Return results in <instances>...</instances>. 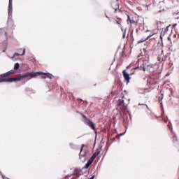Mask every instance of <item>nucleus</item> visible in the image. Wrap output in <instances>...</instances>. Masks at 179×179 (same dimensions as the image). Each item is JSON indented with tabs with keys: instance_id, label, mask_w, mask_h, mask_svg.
<instances>
[{
	"instance_id": "3",
	"label": "nucleus",
	"mask_w": 179,
	"mask_h": 179,
	"mask_svg": "<svg viewBox=\"0 0 179 179\" xmlns=\"http://www.w3.org/2000/svg\"><path fill=\"white\" fill-rule=\"evenodd\" d=\"M6 41H8L6 31L3 29H0V44H3V52L6 50Z\"/></svg>"
},
{
	"instance_id": "22",
	"label": "nucleus",
	"mask_w": 179,
	"mask_h": 179,
	"mask_svg": "<svg viewBox=\"0 0 179 179\" xmlns=\"http://www.w3.org/2000/svg\"><path fill=\"white\" fill-rule=\"evenodd\" d=\"M19 55H20V54H19V53H14V55L12 57V58H15V57H19Z\"/></svg>"
},
{
	"instance_id": "14",
	"label": "nucleus",
	"mask_w": 179,
	"mask_h": 179,
	"mask_svg": "<svg viewBox=\"0 0 179 179\" xmlns=\"http://www.w3.org/2000/svg\"><path fill=\"white\" fill-rule=\"evenodd\" d=\"M20 67V64H19V63H15L14 65L15 72H16V71H17V69H19Z\"/></svg>"
},
{
	"instance_id": "5",
	"label": "nucleus",
	"mask_w": 179,
	"mask_h": 179,
	"mask_svg": "<svg viewBox=\"0 0 179 179\" xmlns=\"http://www.w3.org/2000/svg\"><path fill=\"white\" fill-rule=\"evenodd\" d=\"M13 0L8 1V22L12 20V15L13 13Z\"/></svg>"
},
{
	"instance_id": "10",
	"label": "nucleus",
	"mask_w": 179,
	"mask_h": 179,
	"mask_svg": "<svg viewBox=\"0 0 179 179\" xmlns=\"http://www.w3.org/2000/svg\"><path fill=\"white\" fill-rule=\"evenodd\" d=\"M170 27V25H169L168 27H166L164 31L162 30L160 34V38L161 40H162L163 36H165L166 34H167V31H169V29Z\"/></svg>"
},
{
	"instance_id": "7",
	"label": "nucleus",
	"mask_w": 179,
	"mask_h": 179,
	"mask_svg": "<svg viewBox=\"0 0 179 179\" xmlns=\"http://www.w3.org/2000/svg\"><path fill=\"white\" fill-rule=\"evenodd\" d=\"M123 76L124 80L127 82V85H128V83H129V80H131V77H129V74L127 73L126 70L123 71Z\"/></svg>"
},
{
	"instance_id": "36",
	"label": "nucleus",
	"mask_w": 179,
	"mask_h": 179,
	"mask_svg": "<svg viewBox=\"0 0 179 179\" xmlns=\"http://www.w3.org/2000/svg\"><path fill=\"white\" fill-rule=\"evenodd\" d=\"M74 174H76V171L74 172Z\"/></svg>"
},
{
	"instance_id": "8",
	"label": "nucleus",
	"mask_w": 179,
	"mask_h": 179,
	"mask_svg": "<svg viewBox=\"0 0 179 179\" xmlns=\"http://www.w3.org/2000/svg\"><path fill=\"white\" fill-rule=\"evenodd\" d=\"M146 63H143L140 66L134 68V69H139L140 71H143V72H146Z\"/></svg>"
},
{
	"instance_id": "29",
	"label": "nucleus",
	"mask_w": 179,
	"mask_h": 179,
	"mask_svg": "<svg viewBox=\"0 0 179 179\" xmlns=\"http://www.w3.org/2000/svg\"><path fill=\"white\" fill-rule=\"evenodd\" d=\"M146 8H149V6H150V4L149 5H145Z\"/></svg>"
},
{
	"instance_id": "6",
	"label": "nucleus",
	"mask_w": 179,
	"mask_h": 179,
	"mask_svg": "<svg viewBox=\"0 0 179 179\" xmlns=\"http://www.w3.org/2000/svg\"><path fill=\"white\" fill-rule=\"evenodd\" d=\"M84 146L85 144H83L79 155V158L82 163H85L86 162V150H83Z\"/></svg>"
},
{
	"instance_id": "16",
	"label": "nucleus",
	"mask_w": 179,
	"mask_h": 179,
	"mask_svg": "<svg viewBox=\"0 0 179 179\" xmlns=\"http://www.w3.org/2000/svg\"><path fill=\"white\" fill-rule=\"evenodd\" d=\"M114 23L115 24H118L119 25V27H121V20H115L114 21Z\"/></svg>"
},
{
	"instance_id": "1",
	"label": "nucleus",
	"mask_w": 179,
	"mask_h": 179,
	"mask_svg": "<svg viewBox=\"0 0 179 179\" xmlns=\"http://www.w3.org/2000/svg\"><path fill=\"white\" fill-rule=\"evenodd\" d=\"M16 71L15 70H10V71H8L5 73L0 75V83H4V82H20V80H26V78H29V76H36V74H31L30 73H24L22 74H20V76L16 78H8L9 76H12V75H15Z\"/></svg>"
},
{
	"instance_id": "24",
	"label": "nucleus",
	"mask_w": 179,
	"mask_h": 179,
	"mask_svg": "<svg viewBox=\"0 0 179 179\" xmlns=\"http://www.w3.org/2000/svg\"><path fill=\"white\" fill-rule=\"evenodd\" d=\"M70 146H71V148H72V149H74V148H75V145L72 143H70Z\"/></svg>"
},
{
	"instance_id": "25",
	"label": "nucleus",
	"mask_w": 179,
	"mask_h": 179,
	"mask_svg": "<svg viewBox=\"0 0 179 179\" xmlns=\"http://www.w3.org/2000/svg\"><path fill=\"white\" fill-rule=\"evenodd\" d=\"M125 33H127V29H124V32L123 34V38H125Z\"/></svg>"
},
{
	"instance_id": "27",
	"label": "nucleus",
	"mask_w": 179,
	"mask_h": 179,
	"mask_svg": "<svg viewBox=\"0 0 179 179\" xmlns=\"http://www.w3.org/2000/svg\"><path fill=\"white\" fill-rule=\"evenodd\" d=\"M168 127H169V129H173V128L171 127V125L168 124Z\"/></svg>"
},
{
	"instance_id": "9",
	"label": "nucleus",
	"mask_w": 179,
	"mask_h": 179,
	"mask_svg": "<svg viewBox=\"0 0 179 179\" xmlns=\"http://www.w3.org/2000/svg\"><path fill=\"white\" fill-rule=\"evenodd\" d=\"M146 71H148V72H150V73H153V72L155 71L153 64H147Z\"/></svg>"
},
{
	"instance_id": "13",
	"label": "nucleus",
	"mask_w": 179,
	"mask_h": 179,
	"mask_svg": "<svg viewBox=\"0 0 179 179\" xmlns=\"http://www.w3.org/2000/svg\"><path fill=\"white\" fill-rule=\"evenodd\" d=\"M99 155H100V151H99V150L96 151V152L92 155V156L91 157L94 160V159H96V157H97V156H99Z\"/></svg>"
},
{
	"instance_id": "21",
	"label": "nucleus",
	"mask_w": 179,
	"mask_h": 179,
	"mask_svg": "<svg viewBox=\"0 0 179 179\" xmlns=\"http://www.w3.org/2000/svg\"><path fill=\"white\" fill-rule=\"evenodd\" d=\"M26 54V48L23 49L22 53L20 55L22 57Z\"/></svg>"
},
{
	"instance_id": "32",
	"label": "nucleus",
	"mask_w": 179,
	"mask_h": 179,
	"mask_svg": "<svg viewBox=\"0 0 179 179\" xmlns=\"http://www.w3.org/2000/svg\"><path fill=\"white\" fill-rule=\"evenodd\" d=\"M161 99H163V94H161Z\"/></svg>"
},
{
	"instance_id": "30",
	"label": "nucleus",
	"mask_w": 179,
	"mask_h": 179,
	"mask_svg": "<svg viewBox=\"0 0 179 179\" xmlns=\"http://www.w3.org/2000/svg\"><path fill=\"white\" fill-rule=\"evenodd\" d=\"M122 135H125V133H122L120 134V136H122Z\"/></svg>"
},
{
	"instance_id": "31",
	"label": "nucleus",
	"mask_w": 179,
	"mask_h": 179,
	"mask_svg": "<svg viewBox=\"0 0 179 179\" xmlns=\"http://www.w3.org/2000/svg\"><path fill=\"white\" fill-rule=\"evenodd\" d=\"M122 31H124V29H122V27H120Z\"/></svg>"
},
{
	"instance_id": "34",
	"label": "nucleus",
	"mask_w": 179,
	"mask_h": 179,
	"mask_svg": "<svg viewBox=\"0 0 179 179\" xmlns=\"http://www.w3.org/2000/svg\"><path fill=\"white\" fill-rule=\"evenodd\" d=\"M174 15H178V13H174Z\"/></svg>"
},
{
	"instance_id": "33",
	"label": "nucleus",
	"mask_w": 179,
	"mask_h": 179,
	"mask_svg": "<svg viewBox=\"0 0 179 179\" xmlns=\"http://www.w3.org/2000/svg\"><path fill=\"white\" fill-rule=\"evenodd\" d=\"M115 12H117V8H115Z\"/></svg>"
},
{
	"instance_id": "35",
	"label": "nucleus",
	"mask_w": 179,
	"mask_h": 179,
	"mask_svg": "<svg viewBox=\"0 0 179 179\" xmlns=\"http://www.w3.org/2000/svg\"><path fill=\"white\" fill-rule=\"evenodd\" d=\"M173 26H177V24H175Z\"/></svg>"
},
{
	"instance_id": "26",
	"label": "nucleus",
	"mask_w": 179,
	"mask_h": 179,
	"mask_svg": "<svg viewBox=\"0 0 179 179\" xmlns=\"http://www.w3.org/2000/svg\"><path fill=\"white\" fill-rule=\"evenodd\" d=\"M143 51L145 52V54H146V52H148V50H146V49H143Z\"/></svg>"
},
{
	"instance_id": "37",
	"label": "nucleus",
	"mask_w": 179,
	"mask_h": 179,
	"mask_svg": "<svg viewBox=\"0 0 179 179\" xmlns=\"http://www.w3.org/2000/svg\"><path fill=\"white\" fill-rule=\"evenodd\" d=\"M179 17H176V19H178Z\"/></svg>"
},
{
	"instance_id": "20",
	"label": "nucleus",
	"mask_w": 179,
	"mask_h": 179,
	"mask_svg": "<svg viewBox=\"0 0 179 179\" xmlns=\"http://www.w3.org/2000/svg\"><path fill=\"white\" fill-rule=\"evenodd\" d=\"M173 142H177V136L173 135Z\"/></svg>"
},
{
	"instance_id": "4",
	"label": "nucleus",
	"mask_w": 179,
	"mask_h": 179,
	"mask_svg": "<svg viewBox=\"0 0 179 179\" xmlns=\"http://www.w3.org/2000/svg\"><path fill=\"white\" fill-rule=\"evenodd\" d=\"M81 115L84 120V123L85 124V125L90 127V128H91V129H92L93 131H96V127L94 126V123H93L92 120H90L89 118H87L86 115L83 114H81Z\"/></svg>"
},
{
	"instance_id": "19",
	"label": "nucleus",
	"mask_w": 179,
	"mask_h": 179,
	"mask_svg": "<svg viewBox=\"0 0 179 179\" xmlns=\"http://www.w3.org/2000/svg\"><path fill=\"white\" fill-rule=\"evenodd\" d=\"M105 16H106V17H107V19L109 20V22H113L111 18L110 17H108V15H107V13H105Z\"/></svg>"
},
{
	"instance_id": "28",
	"label": "nucleus",
	"mask_w": 179,
	"mask_h": 179,
	"mask_svg": "<svg viewBox=\"0 0 179 179\" xmlns=\"http://www.w3.org/2000/svg\"><path fill=\"white\" fill-rule=\"evenodd\" d=\"M94 177H96V176L93 175L90 179H94Z\"/></svg>"
},
{
	"instance_id": "23",
	"label": "nucleus",
	"mask_w": 179,
	"mask_h": 179,
	"mask_svg": "<svg viewBox=\"0 0 179 179\" xmlns=\"http://www.w3.org/2000/svg\"><path fill=\"white\" fill-rule=\"evenodd\" d=\"M88 167H90V164H88V163L87 162V164H86L85 166H84V169H87Z\"/></svg>"
},
{
	"instance_id": "11",
	"label": "nucleus",
	"mask_w": 179,
	"mask_h": 179,
	"mask_svg": "<svg viewBox=\"0 0 179 179\" xmlns=\"http://www.w3.org/2000/svg\"><path fill=\"white\" fill-rule=\"evenodd\" d=\"M129 22L130 24H136V22L134 20H131L129 15L127 16V22Z\"/></svg>"
},
{
	"instance_id": "18",
	"label": "nucleus",
	"mask_w": 179,
	"mask_h": 179,
	"mask_svg": "<svg viewBox=\"0 0 179 179\" xmlns=\"http://www.w3.org/2000/svg\"><path fill=\"white\" fill-rule=\"evenodd\" d=\"M138 106H143L144 108H145V107L146 108H148V109H149V107H148V105H146V104H144V103H143V104L138 103Z\"/></svg>"
},
{
	"instance_id": "12",
	"label": "nucleus",
	"mask_w": 179,
	"mask_h": 179,
	"mask_svg": "<svg viewBox=\"0 0 179 179\" xmlns=\"http://www.w3.org/2000/svg\"><path fill=\"white\" fill-rule=\"evenodd\" d=\"M119 101H120L119 102V106H122V107H123L124 110H127V106H124V100L120 99Z\"/></svg>"
},
{
	"instance_id": "17",
	"label": "nucleus",
	"mask_w": 179,
	"mask_h": 179,
	"mask_svg": "<svg viewBox=\"0 0 179 179\" xmlns=\"http://www.w3.org/2000/svg\"><path fill=\"white\" fill-rule=\"evenodd\" d=\"M150 37H152V36H148V37H147V38L146 39H145V40H143V41H138V43H143V41H145V40H149V38H150Z\"/></svg>"
},
{
	"instance_id": "15",
	"label": "nucleus",
	"mask_w": 179,
	"mask_h": 179,
	"mask_svg": "<svg viewBox=\"0 0 179 179\" xmlns=\"http://www.w3.org/2000/svg\"><path fill=\"white\" fill-rule=\"evenodd\" d=\"M93 162H94V159H92V157L88 160V162H87L90 166H91V164L93 163Z\"/></svg>"
},
{
	"instance_id": "2",
	"label": "nucleus",
	"mask_w": 179,
	"mask_h": 179,
	"mask_svg": "<svg viewBox=\"0 0 179 179\" xmlns=\"http://www.w3.org/2000/svg\"><path fill=\"white\" fill-rule=\"evenodd\" d=\"M25 73H31L32 75H35L33 76H29L28 78H26V82H28V80L33 79V78H37V76H40V75H43L42 76L43 79H45L47 78H49V79H52V75L50 73H43V72L39 71V72H27Z\"/></svg>"
}]
</instances>
